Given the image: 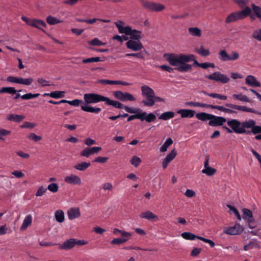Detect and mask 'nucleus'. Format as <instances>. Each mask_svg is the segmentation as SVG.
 Masks as SVG:
<instances>
[{
	"label": "nucleus",
	"mask_w": 261,
	"mask_h": 261,
	"mask_svg": "<svg viewBox=\"0 0 261 261\" xmlns=\"http://www.w3.org/2000/svg\"><path fill=\"white\" fill-rule=\"evenodd\" d=\"M164 57L172 66H177L180 63H185L192 61L194 55L185 54L176 55L174 54H165Z\"/></svg>",
	"instance_id": "f257e3e1"
},
{
	"label": "nucleus",
	"mask_w": 261,
	"mask_h": 261,
	"mask_svg": "<svg viewBox=\"0 0 261 261\" xmlns=\"http://www.w3.org/2000/svg\"><path fill=\"white\" fill-rule=\"evenodd\" d=\"M132 110L135 112H129L135 114V115L129 116L127 121L129 122L134 119H137L141 121H145L147 123L154 122L156 119V116L152 113L147 114L146 112H143L140 108H132Z\"/></svg>",
	"instance_id": "f03ea898"
},
{
	"label": "nucleus",
	"mask_w": 261,
	"mask_h": 261,
	"mask_svg": "<svg viewBox=\"0 0 261 261\" xmlns=\"http://www.w3.org/2000/svg\"><path fill=\"white\" fill-rule=\"evenodd\" d=\"M227 124L231 129L226 126H223V128L226 130L228 133H231L233 132L238 134H250L249 130H247L246 127H244L243 122H241L237 119L229 120L227 121Z\"/></svg>",
	"instance_id": "7ed1b4c3"
},
{
	"label": "nucleus",
	"mask_w": 261,
	"mask_h": 261,
	"mask_svg": "<svg viewBox=\"0 0 261 261\" xmlns=\"http://www.w3.org/2000/svg\"><path fill=\"white\" fill-rule=\"evenodd\" d=\"M225 106L230 109L224 108L223 106L213 105V109H217L218 110L224 112L229 114H236L237 112L232 109L246 112L253 113H256V111L251 108H248L245 106H238L232 103H227L225 104Z\"/></svg>",
	"instance_id": "20e7f679"
},
{
	"label": "nucleus",
	"mask_w": 261,
	"mask_h": 261,
	"mask_svg": "<svg viewBox=\"0 0 261 261\" xmlns=\"http://www.w3.org/2000/svg\"><path fill=\"white\" fill-rule=\"evenodd\" d=\"M251 9L247 6L244 10L241 11H236L230 13L226 18L225 22L230 23L239 20H242L250 14Z\"/></svg>",
	"instance_id": "39448f33"
},
{
	"label": "nucleus",
	"mask_w": 261,
	"mask_h": 261,
	"mask_svg": "<svg viewBox=\"0 0 261 261\" xmlns=\"http://www.w3.org/2000/svg\"><path fill=\"white\" fill-rule=\"evenodd\" d=\"M142 95L146 97V99H143L142 102L147 107H152L154 105L153 98L154 92L153 90L147 85L142 86L141 88Z\"/></svg>",
	"instance_id": "423d86ee"
},
{
	"label": "nucleus",
	"mask_w": 261,
	"mask_h": 261,
	"mask_svg": "<svg viewBox=\"0 0 261 261\" xmlns=\"http://www.w3.org/2000/svg\"><path fill=\"white\" fill-rule=\"evenodd\" d=\"M105 96L97 93H86L84 95V99L87 104L96 103L101 101L105 102Z\"/></svg>",
	"instance_id": "0eeeda50"
},
{
	"label": "nucleus",
	"mask_w": 261,
	"mask_h": 261,
	"mask_svg": "<svg viewBox=\"0 0 261 261\" xmlns=\"http://www.w3.org/2000/svg\"><path fill=\"white\" fill-rule=\"evenodd\" d=\"M205 77L207 79L221 83L223 84H226L230 81V78L227 75L219 71L215 72L211 74L205 75Z\"/></svg>",
	"instance_id": "6e6552de"
},
{
	"label": "nucleus",
	"mask_w": 261,
	"mask_h": 261,
	"mask_svg": "<svg viewBox=\"0 0 261 261\" xmlns=\"http://www.w3.org/2000/svg\"><path fill=\"white\" fill-rule=\"evenodd\" d=\"M21 18L27 24L40 30H42V27L46 26L45 22L40 19H30L24 16H21Z\"/></svg>",
	"instance_id": "1a4fd4ad"
},
{
	"label": "nucleus",
	"mask_w": 261,
	"mask_h": 261,
	"mask_svg": "<svg viewBox=\"0 0 261 261\" xmlns=\"http://www.w3.org/2000/svg\"><path fill=\"white\" fill-rule=\"evenodd\" d=\"M219 59L223 62L234 61L239 58V54L237 51H232L228 55L225 50H221L218 54Z\"/></svg>",
	"instance_id": "9d476101"
},
{
	"label": "nucleus",
	"mask_w": 261,
	"mask_h": 261,
	"mask_svg": "<svg viewBox=\"0 0 261 261\" xmlns=\"http://www.w3.org/2000/svg\"><path fill=\"white\" fill-rule=\"evenodd\" d=\"M255 124V121L252 119L243 121L244 127H246V129L251 128L249 132L254 135L261 133V126L256 125Z\"/></svg>",
	"instance_id": "9b49d317"
},
{
	"label": "nucleus",
	"mask_w": 261,
	"mask_h": 261,
	"mask_svg": "<svg viewBox=\"0 0 261 261\" xmlns=\"http://www.w3.org/2000/svg\"><path fill=\"white\" fill-rule=\"evenodd\" d=\"M105 102V104L108 106H112L115 108H118V109H124L127 112H134L132 110V108L128 107L127 106H125L123 104H122V103H121L118 101L111 100L108 97H106Z\"/></svg>",
	"instance_id": "f8f14e48"
},
{
	"label": "nucleus",
	"mask_w": 261,
	"mask_h": 261,
	"mask_svg": "<svg viewBox=\"0 0 261 261\" xmlns=\"http://www.w3.org/2000/svg\"><path fill=\"white\" fill-rule=\"evenodd\" d=\"M113 95L118 99L122 101L129 100L130 101H135L136 98L129 93L122 92L121 91H116L113 92Z\"/></svg>",
	"instance_id": "ddd939ff"
},
{
	"label": "nucleus",
	"mask_w": 261,
	"mask_h": 261,
	"mask_svg": "<svg viewBox=\"0 0 261 261\" xmlns=\"http://www.w3.org/2000/svg\"><path fill=\"white\" fill-rule=\"evenodd\" d=\"M243 230L240 224L236 223L234 226L224 227L223 232L229 235H237L241 233Z\"/></svg>",
	"instance_id": "4468645a"
},
{
	"label": "nucleus",
	"mask_w": 261,
	"mask_h": 261,
	"mask_svg": "<svg viewBox=\"0 0 261 261\" xmlns=\"http://www.w3.org/2000/svg\"><path fill=\"white\" fill-rule=\"evenodd\" d=\"M142 3L144 8L153 11H161L165 9L163 5L159 3L145 1H142Z\"/></svg>",
	"instance_id": "2eb2a0df"
},
{
	"label": "nucleus",
	"mask_w": 261,
	"mask_h": 261,
	"mask_svg": "<svg viewBox=\"0 0 261 261\" xmlns=\"http://www.w3.org/2000/svg\"><path fill=\"white\" fill-rule=\"evenodd\" d=\"M126 46L128 49L134 51L141 50L144 48L143 45L140 41L129 40L126 43Z\"/></svg>",
	"instance_id": "dca6fc26"
},
{
	"label": "nucleus",
	"mask_w": 261,
	"mask_h": 261,
	"mask_svg": "<svg viewBox=\"0 0 261 261\" xmlns=\"http://www.w3.org/2000/svg\"><path fill=\"white\" fill-rule=\"evenodd\" d=\"M226 121V119L223 117L217 116L212 114L210 121L208 122V125L212 126H222Z\"/></svg>",
	"instance_id": "f3484780"
},
{
	"label": "nucleus",
	"mask_w": 261,
	"mask_h": 261,
	"mask_svg": "<svg viewBox=\"0 0 261 261\" xmlns=\"http://www.w3.org/2000/svg\"><path fill=\"white\" fill-rule=\"evenodd\" d=\"M243 219L246 221L248 223L249 227L251 228H253L254 226H252L251 224L254 221L253 215L252 212L247 208H244L243 210Z\"/></svg>",
	"instance_id": "a211bd4d"
},
{
	"label": "nucleus",
	"mask_w": 261,
	"mask_h": 261,
	"mask_svg": "<svg viewBox=\"0 0 261 261\" xmlns=\"http://www.w3.org/2000/svg\"><path fill=\"white\" fill-rule=\"evenodd\" d=\"M101 150L100 147H87L81 152V155L88 158L90 155L98 153Z\"/></svg>",
	"instance_id": "6ab92c4d"
},
{
	"label": "nucleus",
	"mask_w": 261,
	"mask_h": 261,
	"mask_svg": "<svg viewBox=\"0 0 261 261\" xmlns=\"http://www.w3.org/2000/svg\"><path fill=\"white\" fill-rule=\"evenodd\" d=\"M97 83L102 85H121L123 86H129L130 83L121 81H112L106 79H101Z\"/></svg>",
	"instance_id": "aec40b11"
},
{
	"label": "nucleus",
	"mask_w": 261,
	"mask_h": 261,
	"mask_svg": "<svg viewBox=\"0 0 261 261\" xmlns=\"http://www.w3.org/2000/svg\"><path fill=\"white\" fill-rule=\"evenodd\" d=\"M64 181L66 183L71 185H79L81 184V179L80 177L74 174H71L69 176H66L64 178Z\"/></svg>",
	"instance_id": "412c9836"
},
{
	"label": "nucleus",
	"mask_w": 261,
	"mask_h": 261,
	"mask_svg": "<svg viewBox=\"0 0 261 261\" xmlns=\"http://www.w3.org/2000/svg\"><path fill=\"white\" fill-rule=\"evenodd\" d=\"M245 83L251 87H260L261 86L260 82L257 80L254 76L252 75L247 76L245 79Z\"/></svg>",
	"instance_id": "4be33fe9"
},
{
	"label": "nucleus",
	"mask_w": 261,
	"mask_h": 261,
	"mask_svg": "<svg viewBox=\"0 0 261 261\" xmlns=\"http://www.w3.org/2000/svg\"><path fill=\"white\" fill-rule=\"evenodd\" d=\"M176 155V151L174 149L167 155L162 162L163 169H166L167 167L168 164L175 158Z\"/></svg>",
	"instance_id": "5701e85b"
},
{
	"label": "nucleus",
	"mask_w": 261,
	"mask_h": 261,
	"mask_svg": "<svg viewBox=\"0 0 261 261\" xmlns=\"http://www.w3.org/2000/svg\"><path fill=\"white\" fill-rule=\"evenodd\" d=\"M123 24V22L121 21L115 22L116 27L118 29L119 32L121 34H124L128 36L132 28L129 26L124 27Z\"/></svg>",
	"instance_id": "b1692460"
},
{
	"label": "nucleus",
	"mask_w": 261,
	"mask_h": 261,
	"mask_svg": "<svg viewBox=\"0 0 261 261\" xmlns=\"http://www.w3.org/2000/svg\"><path fill=\"white\" fill-rule=\"evenodd\" d=\"M140 217L149 221H157L159 219V218L156 215H154L152 212L149 211L141 213L140 214Z\"/></svg>",
	"instance_id": "393cba45"
},
{
	"label": "nucleus",
	"mask_w": 261,
	"mask_h": 261,
	"mask_svg": "<svg viewBox=\"0 0 261 261\" xmlns=\"http://www.w3.org/2000/svg\"><path fill=\"white\" fill-rule=\"evenodd\" d=\"M75 239L71 238L65 241L59 247V249L62 250H69L75 246Z\"/></svg>",
	"instance_id": "a878e982"
},
{
	"label": "nucleus",
	"mask_w": 261,
	"mask_h": 261,
	"mask_svg": "<svg viewBox=\"0 0 261 261\" xmlns=\"http://www.w3.org/2000/svg\"><path fill=\"white\" fill-rule=\"evenodd\" d=\"M128 36H130V40L140 41L143 38L142 32L135 29H131Z\"/></svg>",
	"instance_id": "bb28decb"
},
{
	"label": "nucleus",
	"mask_w": 261,
	"mask_h": 261,
	"mask_svg": "<svg viewBox=\"0 0 261 261\" xmlns=\"http://www.w3.org/2000/svg\"><path fill=\"white\" fill-rule=\"evenodd\" d=\"M68 217L69 220H73L81 216V212L79 208H71L67 212Z\"/></svg>",
	"instance_id": "cd10ccee"
},
{
	"label": "nucleus",
	"mask_w": 261,
	"mask_h": 261,
	"mask_svg": "<svg viewBox=\"0 0 261 261\" xmlns=\"http://www.w3.org/2000/svg\"><path fill=\"white\" fill-rule=\"evenodd\" d=\"M24 118L25 116L23 115L14 114H10L7 117V120L17 123L22 121Z\"/></svg>",
	"instance_id": "c85d7f7f"
},
{
	"label": "nucleus",
	"mask_w": 261,
	"mask_h": 261,
	"mask_svg": "<svg viewBox=\"0 0 261 261\" xmlns=\"http://www.w3.org/2000/svg\"><path fill=\"white\" fill-rule=\"evenodd\" d=\"M177 113L180 114L182 118H191L194 116L195 111L189 109H181L177 111Z\"/></svg>",
	"instance_id": "c756f323"
},
{
	"label": "nucleus",
	"mask_w": 261,
	"mask_h": 261,
	"mask_svg": "<svg viewBox=\"0 0 261 261\" xmlns=\"http://www.w3.org/2000/svg\"><path fill=\"white\" fill-rule=\"evenodd\" d=\"M81 109L85 112L95 114H98L101 111V109L100 108H94L89 106H87L85 104L81 106Z\"/></svg>",
	"instance_id": "7c9ffc66"
},
{
	"label": "nucleus",
	"mask_w": 261,
	"mask_h": 261,
	"mask_svg": "<svg viewBox=\"0 0 261 261\" xmlns=\"http://www.w3.org/2000/svg\"><path fill=\"white\" fill-rule=\"evenodd\" d=\"M186 105L193 107H201V108H211L213 109V105H208L204 103H201L199 102H187Z\"/></svg>",
	"instance_id": "2f4dec72"
},
{
	"label": "nucleus",
	"mask_w": 261,
	"mask_h": 261,
	"mask_svg": "<svg viewBox=\"0 0 261 261\" xmlns=\"http://www.w3.org/2000/svg\"><path fill=\"white\" fill-rule=\"evenodd\" d=\"M32 216L31 215H27L22 223V225L20 227L21 230H25L28 227L32 224Z\"/></svg>",
	"instance_id": "473e14b6"
},
{
	"label": "nucleus",
	"mask_w": 261,
	"mask_h": 261,
	"mask_svg": "<svg viewBox=\"0 0 261 261\" xmlns=\"http://www.w3.org/2000/svg\"><path fill=\"white\" fill-rule=\"evenodd\" d=\"M212 114H207L204 112H201L197 113L195 115L196 117L201 121H206L209 120L210 121Z\"/></svg>",
	"instance_id": "72a5a7b5"
},
{
	"label": "nucleus",
	"mask_w": 261,
	"mask_h": 261,
	"mask_svg": "<svg viewBox=\"0 0 261 261\" xmlns=\"http://www.w3.org/2000/svg\"><path fill=\"white\" fill-rule=\"evenodd\" d=\"M202 93H203L205 95H207V96H210L213 98H218L219 99L223 100H225L226 99H227L226 96L221 95V94H220L218 93H208L205 91H202Z\"/></svg>",
	"instance_id": "f704fd0d"
},
{
	"label": "nucleus",
	"mask_w": 261,
	"mask_h": 261,
	"mask_svg": "<svg viewBox=\"0 0 261 261\" xmlns=\"http://www.w3.org/2000/svg\"><path fill=\"white\" fill-rule=\"evenodd\" d=\"M90 165L91 164L90 163L84 162L77 164L74 166V168L76 170L83 171L88 168Z\"/></svg>",
	"instance_id": "c9c22d12"
},
{
	"label": "nucleus",
	"mask_w": 261,
	"mask_h": 261,
	"mask_svg": "<svg viewBox=\"0 0 261 261\" xmlns=\"http://www.w3.org/2000/svg\"><path fill=\"white\" fill-rule=\"evenodd\" d=\"M188 32L191 35L195 37H200L202 35L200 29L197 27L189 28Z\"/></svg>",
	"instance_id": "e433bc0d"
},
{
	"label": "nucleus",
	"mask_w": 261,
	"mask_h": 261,
	"mask_svg": "<svg viewBox=\"0 0 261 261\" xmlns=\"http://www.w3.org/2000/svg\"><path fill=\"white\" fill-rule=\"evenodd\" d=\"M175 114L173 112L168 111L162 114L159 117V119L163 120H168L174 117Z\"/></svg>",
	"instance_id": "4c0bfd02"
},
{
	"label": "nucleus",
	"mask_w": 261,
	"mask_h": 261,
	"mask_svg": "<svg viewBox=\"0 0 261 261\" xmlns=\"http://www.w3.org/2000/svg\"><path fill=\"white\" fill-rule=\"evenodd\" d=\"M145 53H147V52L145 50H144L143 51H140L139 53H137L126 54L125 55V56L126 57H136L138 59H141L144 60L145 59V56H144Z\"/></svg>",
	"instance_id": "58836bf2"
},
{
	"label": "nucleus",
	"mask_w": 261,
	"mask_h": 261,
	"mask_svg": "<svg viewBox=\"0 0 261 261\" xmlns=\"http://www.w3.org/2000/svg\"><path fill=\"white\" fill-rule=\"evenodd\" d=\"M181 236L184 239L187 240H194L195 239H198V238H201L200 236H196L190 232H184L181 233Z\"/></svg>",
	"instance_id": "ea45409f"
},
{
	"label": "nucleus",
	"mask_w": 261,
	"mask_h": 261,
	"mask_svg": "<svg viewBox=\"0 0 261 261\" xmlns=\"http://www.w3.org/2000/svg\"><path fill=\"white\" fill-rule=\"evenodd\" d=\"M55 216L57 222L62 223L64 221V213L62 210H59L57 211Z\"/></svg>",
	"instance_id": "a19ab883"
},
{
	"label": "nucleus",
	"mask_w": 261,
	"mask_h": 261,
	"mask_svg": "<svg viewBox=\"0 0 261 261\" xmlns=\"http://www.w3.org/2000/svg\"><path fill=\"white\" fill-rule=\"evenodd\" d=\"M179 65L177 68H176L178 71L180 72H187L190 70L192 68V66L190 64L185 63H180Z\"/></svg>",
	"instance_id": "79ce46f5"
},
{
	"label": "nucleus",
	"mask_w": 261,
	"mask_h": 261,
	"mask_svg": "<svg viewBox=\"0 0 261 261\" xmlns=\"http://www.w3.org/2000/svg\"><path fill=\"white\" fill-rule=\"evenodd\" d=\"M46 22L50 25H55L56 24L62 22L63 21L59 20L54 16L49 15L46 18Z\"/></svg>",
	"instance_id": "37998d69"
},
{
	"label": "nucleus",
	"mask_w": 261,
	"mask_h": 261,
	"mask_svg": "<svg viewBox=\"0 0 261 261\" xmlns=\"http://www.w3.org/2000/svg\"><path fill=\"white\" fill-rule=\"evenodd\" d=\"M173 143V140L171 138H168L160 148L161 152L167 151L168 147Z\"/></svg>",
	"instance_id": "c03bdc74"
},
{
	"label": "nucleus",
	"mask_w": 261,
	"mask_h": 261,
	"mask_svg": "<svg viewBox=\"0 0 261 261\" xmlns=\"http://www.w3.org/2000/svg\"><path fill=\"white\" fill-rule=\"evenodd\" d=\"M216 171L217 170L215 169L212 168L210 166L204 168L201 171L202 173L205 174L208 176H212L214 175Z\"/></svg>",
	"instance_id": "a18cd8bd"
},
{
	"label": "nucleus",
	"mask_w": 261,
	"mask_h": 261,
	"mask_svg": "<svg viewBox=\"0 0 261 261\" xmlns=\"http://www.w3.org/2000/svg\"><path fill=\"white\" fill-rule=\"evenodd\" d=\"M232 97L236 99L242 101L244 102H250V100L249 98L246 96L242 94H233L232 95Z\"/></svg>",
	"instance_id": "49530a36"
},
{
	"label": "nucleus",
	"mask_w": 261,
	"mask_h": 261,
	"mask_svg": "<svg viewBox=\"0 0 261 261\" xmlns=\"http://www.w3.org/2000/svg\"><path fill=\"white\" fill-rule=\"evenodd\" d=\"M65 92L56 91L50 93V97L54 98H60L64 97Z\"/></svg>",
	"instance_id": "de8ad7c7"
},
{
	"label": "nucleus",
	"mask_w": 261,
	"mask_h": 261,
	"mask_svg": "<svg viewBox=\"0 0 261 261\" xmlns=\"http://www.w3.org/2000/svg\"><path fill=\"white\" fill-rule=\"evenodd\" d=\"M251 7L254 13L259 18H261V8L254 4H251Z\"/></svg>",
	"instance_id": "09e8293b"
},
{
	"label": "nucleus",
	"mask_w": 261,
	"mask_h": 261,
	"mask_svg": "<svg viewBox=\"0 0 261 261\" xmlns=\"http://www.w3.org/2000/svg\"><path fill=\"white\" fill-rule=\"evenodd\" d=\"M40 95L39 93L32 94L31 93L24 94L21 96V98L24 100H28L38 97Z\"/></svg>",
	"instance_id": "8fccbe9b"
},
{
	"label": "nucleus",
	"mask_w": 261,
	"mask_h": 261,
	"mask_svg": "<svg viewBox=\"0 0 261 261\" xmlns=\"http://www.w3.org/2000/svg\"><path fill=\"white\" fill-rule=\"evenodd\" d=\"M127 240L128 239L125 238H115L111 241V244L114 245H120L126 242Z\"/></svg>",
	"instance_id": "3c124183"
},
{
	"label": "nucleus",
	"mask_w": 261,
	"mask_h": 261,
	"mask_svg": "<svg viewBox=\"0 0 261 261\" xmlns=\"http://www.w3.org/2000/svg\"><path fill=\"white\" fill-rule=\"evenodd\" d=\"M47 190L53 193H56L59 190V186L57 184L51 183L48 185Z\"/></svg>",
	"instance_id": "603ef678"
},
{
	"label": "nucleus",
	"mask_w": 261,
	"mask_h": 261,
	"mask_svg": "<svg viewBox=\"0 0 261 261\" xmlns=\"http://www.w3.org/2000/svg\"><path fill=\"white\" fill-rule=\"evenodd\" d=\"M196 51L203 57H206L210 55V51L208 49H204L203 46H201L199 49H197Z\"/></svg>",
	"instance_id": "864d4df0"
},
{
	"label": "nucleus",
	"mask_w": 261,
	"mask_h": 261,
	"mask_svg": "<svg viewBox=\"0 0 261 261\" xmlns=\"http://www.w3.org/2000/svg\"><path fill=\"white\" fill-rule=\"evenodd\" d=\"M88 43L89 44L93 46H100L105 44L104 43H103L100 40L96 38L93 39L92 40L89 41Z\"/></svg>",
	"instance_id": "5fc2aeb1"
},
{
	"label": "nucleus",
	"mask_w": 261,
	"mask_h": 261,
	"mask_svg": "<svg viewBox=\"0 0 261 261\" xmlns=\"http://www.w3.org/2000/svg\"><path fill=\"white\" fill-rule=\"evenodd\" d=\"M252 37L259 41H261V28L253 31Z\"/></svg>",
	"instance_id": "6e6d98bb"
},
{
	"label": "nucleus",
	"mask_w": 261,
	"mask_h": 261,
	"mask_svg": "<svg viewBox=\"0 0 261 261\" xmlns=\"http://www.w3.org/2000/svg\"><path fill=\"white\" fill-rule=\"evenodd\" d=\"M33 82V79L31 77H29V78H27V79H23L22 77H20L19 84L29 86V85H30Z\"/></svg>",
	"instance_id": "4d7b16f0"
},
{
	"label": "nucleus",
	"mask_w": 261,
	"mask_h": 261,
	"mask_svg": "<svg viewBox=\"0 0 261 261\" xmlns=\"http://www.w3.org/2000/svg\"><path fill=\"white\" fill-rule=\"evenodd\" d=\"M141 162V160L140 158L137 156H134L130 160L131 164L135 167H138Z\"/></svg>",
	"instance_id": "13d9d810"
},
{
	"label": "nucleus",
	"mask_w": 261,
	"mask_h": 261,
	"mask_svg": "<svg viewBox=\"0 0 261 261\" xmlns=\"http://www.w3.org/2000/svg\"><path fill=\"white\" fill-rule=\"evenodd\" d=\"M227 206L229 208L230 211H232L234 214V215L237 217V219L239 221H241V217L239 214V211L237 210V209L236 208H235L234 206H232L230 205H228Z\"/></svg>",
	"instance_id": "bf43d9fd"
},
{
	"label": "nucleus",
	"mask_w": 261,
	"mask_h": 261,
	"mask_svg": "<svg viewBox=\"0 0 261 261\" xmlns=\"http://www.w3.org/2000/svg\"><path fill=\"white\" fill-rule=\"evenodd\" d=\"M35 125V123L25 121L20 126V127L22 128H33Z\"/></svg>",
	"instance_id": "052dcab7"
},
{
	"label": "nucleus",
	"mask_w": 261,
	"mask_h": 261,
	"mask_svg": "<svg viewBox=\"0 0 261 261\" xmlns=\"http://www.w3.org/2000/svg\"><path fill=\"white\" fill-rule=\"evenodd\" d=\"M20 77L9 76L7 77V81L10 83L19 84Z\"/></svg>",
	"instance_id": "680f3d73"
},
{
	"label": "nucleus",
	"mask_w": 261,
	"mask_h": 261,
	"mask_svg": "<svg viewBox=\"0 0 261 261\" xmlns=\"http://www.w3.org/2000/svg\"><path fill=\"white\" fill-rule=\"evenodd\" d=\"M47 191V189L43 187V186H41L37 190L35 195L36 197L41 196L43 195Z\"/></svg>",
	"instance_id": "e2e57ef3"
},
{
	"label": "nucleus",
	"mask_w": 261,
	"mask_h": 261,
	"mask_svg": "<svg viewBox=\"0 0 261 261\" xmlns=\"http://www.w3.org/2000/svg\"><path fill=\"white\" fill-rule=\"evenodd\" d=\"M11 131L4 128H0V140H4L2 136H5L10 135Z\"/></svg>",
	"instance_id": "0e129e2a"
},
{
	"label": "nucleus",
	"mask_w": 261,
	"mask_h": 261,
	"mask_svg": "<svg viewBox=\"0 0 261 261\" xmlns=\"http://www.w3.org/2000/svg\"><path fill=\"white\" fill-rule=\"evenodd\" d=\"M28 138L30 139L34 140L35 142H38L41 140L42 138L41 136H38L35 134L32 133L29 136Z\"/></svg>",
	"instance_id": "69168bd1"
},
{
	"label": "nucleus",
	"mask_w": 261,
	"mask_h": 261,
	"mask_svg": "<svg viewBox=\"0 0 261 261\" xmlns=\"http://www.w3.org/2000/svg\"><path fill=\"white\" fill-rule=\"evenodd\" d=\"M215 64L212 63H208V62H205L203 63H200L199 64V67H201L203 69H206L208 67H211V68H214L215 67Z\"/></svg>",
	"instance_id": "338daca9"
},
{
	"label": "nucleus",
	"mask_w": 261,
	"mask_h": 261,
	"mask_svg": "<svg viewBox=\"0 0 261 261\" xmlns=\"http://www.w3.org/2000/svg\"><path fill=\"white\" fill-rule=\"evenodd\" d=\"M37 82L41 85L42 87L49 86L51 85L48 84V82L43 79V78H38Z\"/></svg>",
	"instance_id": "774afa93"
}]
</instances>
